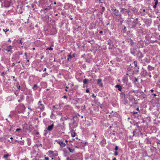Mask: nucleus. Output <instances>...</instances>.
<instances>
[{
    "mask_svg": "<svg viewBox=\"0 0 160 160\" xmlns=\"http://www.w3.org/2000/svg\"><path fill=\"white\" fill-rule=\"evenodd\" d=\"M38 107L37 109L38 108L40 109L41 111H42L44 108V105L42 103L41 101H39L38 103Z\"/></svg>",
    "mask_w": 160,
    "mask_h": 160,
    "instance_id": "1",
    "label": "nucleus"
},
{
    "mask_svg": "<svg viewBox=\"0 0 160 160\" xmlns=\"http://www.w3.org/2000/svg\"><path fill=\"white\" fill-rule=\"evenodd\" d=\"M48 153L51 155V157L57 156L58 155V153L56 151H49Z\"/></svg>",
    "mask_w": 160,
    "mask_h": 160,
    "instance_id": "2",
    "label": "nucleus"
},
{
    "mask_svg": "<svg viewBox=\"0 0 160 160\" xmlns=\"http://www.w3.org/2000/svg\"><path fill=\"white\" fill-rule=\"evenodd\" d=\"M97 84L101 87L103 86V84L102 82V80L101 79H99L97 80Z\"/></svg>",
    "mask_w": 160,
    "mask_h": 160,
    "instance_id": "3",
    "label": "nucleus"
},
{
    "mask_svg": "<svg viewBox=\"0 0 160 160\" xmlns=\"http://www.w3.org/2000/svg\"><path fill=\"white\" fill-rule=\"evenodd\" d=\"M58 143L60 145L62 148H63L66 146V144L62 141H59L58 142Z\"/></svg>",
    "mask_w": 160,
    "mask_h": 160,
    "instance_id": "4",
    "label": "nucleus"
},
{
    "mask_svg": "<svg viewBox=\"0 0 160 160\" xmlns=\"http://www.w3.org/2000/svg\"><path fill=\"white\" fill-rule=\"evenodd\" d=\"M54 127L53 124H52L51 125H50L47 128V130L49 131H51L52 129Z\"/></svg>",
    "mask_w": 160,
    "mask_h": 160,
    "instance_id": "5",
    "label": "nucleus"
},
{
    "mask_svg": "<svg viewBox=\"0 0 160 160\" xmlns=\"http://www.w3.org/2000/svg\"><path fill=\"white\" fill-rule=\"evenodd\" d=\"M123 81L124 83H126L128 82V79L126 77H124L123 78Z\"/></svg>",
    "mask_w": 160,
    "mask_h": 160,
    "instance_id": "6",
    "label": "nucleus"
},
{
    "mask_svg": "<svg viewBox=\"0 0 160 160\" xmlns=\"http://www.w3.org/2000/svg\"><path fill=\"white\" fill-rule=\"evenodd\" d=\"M25 109V107L23 105H22L21 106L20 109L21 111H22L24 110Z\"/></svg>",
    "mask_w": 160,
    "mask_h": 160,
    "instance_id": "7",
    "label": "nucleus"
},
{
    "mask_svg": "<svg viewBox=\"0 0 160 160\" xmlns=\"http://www.w3.org/2000/svg\"><path fill=\"white\" fill-rule=\"evenodd\" d=\"M67 148L69 150V152L71 153H73L74 152V149L71 148L69 147H67Z\"/></svg>",
    "mask_w": 160,
    "mask_h": 160,
    "instance_id": "8",
    "label": "nucleus"
},
{
    "mask_svg": "<svg viewBox=\"0 0 160 160\" xmlns=\"http://www.w3.org/2000/svg\"><path fill=\"white\" fill-rule=\"evenodd\" d=\"M115 87L118 88V90L119 91H121L122 89V87L119 85H117L115 86Z\"/></svg>",
    "mask_w": 160,
    "mask_h": 160,
    "instance_id": "9",
    "label": "nucleus"
},
{
    "mask_svg": "<svg viewBox=\"0 0 160 160\" xmlns=\"http://www.w3.org/2000/svg\"><path fill=\"white\" fill-rule=\"evenodd\" d=\"M72 137H74L75 136L76 133L74 132H72L70 133Z\"/></svg>",
    "mask_w": 160,
    "mask_h": 160,
    "instance_id": "10",
    "label": "nucleus"
},
{
    "mask_svg": "<svg viewBox=\"0 0 160 160\" xmlns=\"http://www.w3.org/2000/svg\"><path fill=\"white\" fill-rule=\"evenodd\" d=\"M148 68L150 71H151L153 69V68L150 65L148 66Z\"/></svg>",
    "mask_w": 160,
    "mask_h": 160,
    "instance_id": "11",
    "label": "nucleus"
},
{
    "mask_svg": "<svg viewBox=\"0 0 160 160\" xmlns=\"http://www.w3.org/2000/svg\"><path fill=\"white\" fill-rule=\"evenodd\" d=\"M88 81V79H85L83 80V82L84 84H87Z\"/></svg>",
    "mask_w": 160,
    "mask_h": 160,
    "instance_id": "12",
    "label": "nucleus"
},
{
    "mask_svg": "<svg viewBox=\"0 0 160 160\" xmlns=\"http://www.w3.org/2000/svg\"><path fill=\"white\" fill-rule=\"evenodd\" d=\"M48 73L47 72H45V73H43L42 76V77H46V76H48Z\"/></svg>",
    "mask_w": 160,
    "mask_h": 160,
    "instance_id": "13",
    "label": "nucleus"
},
{
    "mask_svg": "<svg viewBox=\"0 0 160 160\" xmlns=\"http://www.w3.org/2000/svg\"><path fill=\"white\" fill-rule=\"evenodd\" d=\"M68 60L69 61V59L71 58H72V57L71 55H68Z\"/></svg>",
    "mask_w": 160,
    "mask_h": 160,
    "instance_id": "14",
    "label": "nucleus"
},
{
    "mask_svg": "<svg viewBox=\"0 0 160 160\" xmlns=\"http://www.w3.org/2000/svg\"><path fill=\"white\" fill-rule=\"evenodd\" d=\"M48 130H44V135L46 136L47 135V134L48 133Z\"/></svg>",
    "mask_w": 160,
    "mask_h": 160,
    "instance_id": "15",
    "label": "nucleus"
},
{
    "mask_svg": "<svg viewBox=\"0 0 160 160\" xmlns=\"http://www.w3.org/2000/svg\"><path fill=\"white\" fill-rule=\"evenodd\" d=\"M38 86L36 85H34L33 86V88L34 90H36Z\"/></svg>",
    "mask_w": 160,
    "mask_h": 160,
    "instance_id": "16",
    "label": "nucleus"
},
{
    "mask_svg": "<svg viewBox=\"0 0 160 160\" xmlns=\"http://www.w3.org/2000/svg\"><path fill=\"white\" fill-rule=\"evenodd\" d=\"M9 156V155L8 154H5L3 158L6 159Z\"/></svg>",
    "mask_w": 160,
    "mask_h": 160,
    "instance_id": "17",
    "label": "nucleus"
},
{
    "mask_svg": "<svg viewBox=\"0 0 160 160\" xmlns=\"http://www.w3.org/2000/svg\"><path fill=\"white\" fill-rule=\"evenodd\" d=\"M3 30L4 32H5L6 33V32H7L9 31V29L6 28L5 29H3Z\"/></svg>",
    "mask_w": 160,
    "mask_h": 160,
    "instance_id": "18",
    "label": "nucleus"
},
{
    "mask_svg": "<svg viewBox=\"0 0 160 160\" xmlns=\"http://www.w3.org/2000/svg\"><path fill=\"white\" fill-rule=\"evenodd\" d=\"M133 63H134L135 67H137V62L136 61H134L133 62Z\"/></svg>",
    "mask_w": 160,
    "mask_h": 160,
    "instance_id": "19",
    "label": "nucleus"
},
{
    "mask_svg": "<svg viewBox=\"0 0 160 160\" xmlns=\"http://www.w3.org/2000/svg\"><path fill=\"white\" fill-rule=\"evenodd\" d=\"M118 152L117 151H115V152H114V155H115V156H117L118 155Z\"/></svg>",
    "mask_w": 160,
    "mask_h": 160,
    "instance_id": "20",
    "label": "nucleus"
},
{
    "mask_svg": "<svg viewBox=\"0 0 160 160\" xmlns=\"http://www.w3.org/2000/svg\"><path fill=\"white\" fill-rule=\"evenodd\" d=\"M47 50H53V48H51V47H49V48H48L47 49Z\"/></svg>",
    "mask_w": 160,
    "mask_h": 160,
    "instance_id": "21",
    "label": "nucleus"
},
{
    "mask_svg": "<svg viewBox=\"0 0 160 160\" xmlns=\"http://www.w3.org/2000/svg\"><path fill=\"white\" fill-rule=\"evenodd\" d=\"M155 5H157V4L158 3V0H155Z\"/></svg>",
    "mask_w": 160,
    "mask_h": 160,
    "instance_id": "22",
    "label": "nucleus"
},
{
    "mask_svg": "<svg viewBox=\"0 0 160 160\" xmlns=\"http://www.w3.org/2000/svg\"><path fill=\"white\" fill-rule=\"evenodd\" d=\"M112 10V11L115 12L116 13H117V11L115 9L113 8Z\"/></svg>",
    "mask_w": 160,
    "mask_h": 160,
    "instance_id": "23",
    "label": "nucleus"
},
{
    "mask_svg": "<svg viewBox=\"0 0 160 160\" xmlns=\"http://www.w3.org/2000/svg\"><path fill=\"white\" fill-rule=\"evenodd\" d=\"M118 147L116 146L115 147V150L116 151H117L118 149Z\"/></svg>",
    "mask_w": 160,
    "mask_h": 160,
    "instance_id": "24",
    "label": "nucleus"
},
{
    "mask_svg": "<svg viewBox=\"0 0 160 160\" xmlns=\"http://www.w3.org/2000/svg\"><path fill=\"white\" fill-rule=\"evenodd\" d=\"M5 74V73L4 72H3L1 74V75L2 76H3Z\"/></svg>",
    "mask_w": 160,
    "mask_h": 160,
    "instance_id": "25",
    "label": "nucleus"
},
{
    "mask_svg": "<svg viewBox=\"0 0 160 160\" xmlns=\"http://www.w3.org/2000/svg\"><path fill=\"white\" fill-rule=\"evenodd\" d=\"M45 160H48L49 159V158L48 157H45Z\"/></svg>",
    "mask_w": 160,
    "mask_h": 160,
    "instance_id": "26",
    "label": "nucleus"
},
{
    "mask_svg": "<svg viewBox=\"0 0 160 160\" xmlns=\"http://www.w3.org/2000/svg\"><path fill=\"white\" fill-rule=\"evenodd\" d=\"M86 92L87 93H88L89 92V91L88 89H87L86 90Z\"/></svg>",
    "mask_w": 160,
    "mask_h": 160,
    "instance_id": "27",
    "label": "nucleus"
},
{
    "mask_svg": "<svg viewBox=\"0 0 160 160\" xmlns=\"http://www.w3.org/2000/svg\"><path fill=\"white\" fill-rule=\"evenodd\" d=\"M20 144L22 145H23V142L22 141H21L20 142Z\"/></svg>",
    "mask_w": 160,
    "mask_h": 160,
    "instance_id": "28",
    "label": "nucleus"
},
{
    "mask_svg": "<svg viewBox=\"0 0 160 160\" xmlns=\"http://www.w3.org/2000/svg\"><path fill=\"white\" fill-rule=\"evenodd\" d=\"M20 130H21V129H20V128H18V129H16V131H20Z\"/></svg>",
    "mask_w": 160,
    "mask_h": 160,
    "instance_id": "29",
    "label": "nucleus"
},
{
    "mask_svg": "<svg viewBox=\"0 0 160 160\" xmlns=\"http://www.w3.org/2000/svg\"><path fill=\"white\" fill-rule=\"evenodd\" d=\"M26 59L27 60V62H29V59L27 58H26Z\"/></svg>",
    "mask_w": 160,
    "mask_h": 160,
    "instance_id": "30",
    "label": "nucleus"
},
{
    "mask_svg": "<svg viewBox=\"0 0 160 160\" xmlns=\"http://www.w3.org/2000/svg\"><path fill=\"white\" fill-rule=\"evenodd\" d=\"M67 160H71V159L69 158H68V157L67 158Z\"/></svg>",
    "mask_w": 160,
    "mask_h": 160,
    "instance_id": "31",
    "label": "nucleus"
},
{
    "mask_svg": "<svg viewBox=\"0 0 160 160\" xmlns=\"http://www.w3.org/2000/svg\"><path fill=\"white\" fill-rule=\"evenodd\" d=\"M156 6L157 5H154L153 6V8H156Z\"/></svg>",
    "mask_w": 160,
    "mask_h": 160,
    "instance_id": "32",
    "label": "nucleus"
},
{
    "mask_svg": "<svg viewBox=\"0 0 160 160\" xmlns=\"http://www.w3.org/2000/svg\"><path fill=\"white\" fill-rule=\"evenodd\" d=\"M25 56L26 58H27V53L26 52L25 53Z\"/></svg>",
    "mask_w": 160,
    "mask_h": 160,
    "instance_id": "33",
    "label": "nucleus"
},
{
    "mask_svg": "<svg viewBox=\"0 0 160 160\" xmlns=\"http://www.w3.org/2000/svg\"><path fill=\"white\" fill-rule=\"evenodd\" d=\"M19 42L21 43V44H22V42L21 41V40H20L19 41Z\"/></svg>",
    "mask_w": 160,
    "mask_h": 160,
    "instance_id": "34",
    "label": "nucleus"
},
{
    "mask_svg": "<svg viewBox=\"0 0 160 160\" xmlns=\"http://www.w3.org/2000/svg\"><path fill=\"white\" fill-rule=\"evenodd\" d=\"M20 86H18V88L19 90H20Z\"/></svg>",
    "mask_w": 160,
    "mask_h": 160,
    "instance_id": "35",
    "label": "nucleus"
},
{
    "mask_svg": "<svg viewBox=\"0 0 160 160\" xmlns=\"http://www.w3.org/2000/svg\"><path fill=\"white\" fill-rule=\"evenodd\" d=\"M103 32L102 31H101L99 32L100 33H102Z\"/></svg>",
    "mask_w": 160,
    "mask_h": 160,
    "instance_id": "36",
    "label": "nucleus"
},
{
    "mask_svg": "<svg viewBox=\"0 0 160 160\" xmlns=\"http://www.w3.org/2000/svg\"><path fill=\"white\" fill-rule=\"evenodd\" d=\"M46 70V68H45L43 70V71L44 72H45Z\"/></svg>",
    "mask_w": 160,
    "mask_h": 160,
    "instance_id": "37",
    "label": "nucleus"
},
{
    "mask_svg": "<svg viewBox=\"0 0 160 160\" xmlns=\"http://www.w3.org/2000/svg\"><path fill=\"white\" fill-rule=\"evenodd\" d=\"M143 57V56L142 55V54H141V56H140V57L141 58H142V57Z\"/></svg>",
    "mask_w": 160,
    "mask_h": 160,
    "instance_id": "38",
    "label": "nucleus"
},
{
    "mask_svg": "<svg viewBox=\"0 0 160 160\" xmlns=\"http://www.w3.org/2000/svg\"><path fill=\"white\" fill-rule=\"evenodd\" d=\"M14 65H15L14 63H12V66H14Z\"/></svg>",
    "mask_w": 160,
    "mask_h": 160,
    "instance_id": "39",
    "label": "nucleus"
},
{
    "mask_svg": "<svg viewBox=\"0 0 160 160\" xmlns=\"http://www.w3.org/2000/svg\"><path fill=\"white\" fill-rule=\"evenodd\" d=\"M65 142H66L67 143V142H68V140H65ZM67 144H68V143H67Z\"/></svg>",
    "mask_w": 160,
    "mask_h": 160,
    "instance_id": "40",
    "label": "nucleus"
},
{
    "mask_svg": "<svg viewBox=\"0 0 160 160\" xmlns=\"http://www.w3.org/2000/svg\"><path fill=\"white\" fill-rule=\"evenodd\" d=\"M151 92H153V91H154V90H153V89H151Z\"/></svg>",
    "mask_w": 160,
    "mask_h": 160,
    "instance_id": "41",
    "label": "nucleus"
},
{
    "mask_svg": "<svg viewBox=\"0 0 160 160\" xmlns=\"http://www.w3.org/2000/svg\"><path fill=\"white\" fill-rule=\"evenodd\" d=\"M12 77L13 78H15V77L14 76H12Z\"/></svg>",
    "mask_w": 160,
    "mask_h": 160,
    "instance_id": "42",
    "label": "nucleus"
},
{
    "mask_svg": "<svg viewBox=\"0 0 160 160\" xmlns=\"http://www.w3.org/2000/svg\"><path fill=\"white\" fill-rule=\"evenodd\" d=\"M112 160H116V158H114Z\"/></svg>",
    "mask_w": 160,
    "mask_h": 160,
    "instance_id": "43",
    "label": "nucleus"
},
{
    "mask_svg": "<svg viewBox=\"0 0 160 160\" xmlns=\"http://www.w3.org/2000/svg\"><path fill=\"white\" fill-rule=\"evenodd\" d=\"M149 77L151 78V77H152V76H151V75H149Z\"/></svg>",
    "mask_w": 160,
    "mask_h": 160,
    "instance_id": "44",
    "label": "nucleus"
},
{
    "mask_svg": "<svg viewBox=\"0 0 160 160\" xmlns=\"http://www.w3.org/2000/svg\"><path fill=\"white\" fill-rule=\"evenodd\" d=\"M54 4H56V2H54Z\"/></svg>",
    "mask_w": 160,
    "mask_h": 160,
    "instance_id": "45",
    "label": "nucleus"
},
{
    "mask_svg": "<svg viewBox=\"0 0 160 160\" xmlns=\"http://www.w3.org/2000/svg\"><path fill=\"white\" fill-rule=\"evenodd\" d=\"M10 139H13L12 137H11V138H10Z\"/></svg>",
    "mask_w": 160,
    "mask_h": 160,
    "instance_id": "46",
    "label": "nucleus"
},
{
    "mask_svg": "<svg viewBox=\"0 0 160 160\" xmlns=\"http://www.w3.org/2000/svg\"><path fill=\"white\" fill-rule=\"evenodd\" d=\"M63 97H64V98H66V96H63Z\"/></svg>",
    "mask_w": 160,
    "mask_h": 160,
    "instance_id": "47",
    "label": "nucleus"
},
{
    "mask_svg": "<svg viewBox=\"0 0 160 160\" xmlns=\"http://www.w3.org/2000/svg\"><path fill=\"white\" fill-rule=\"evenodd\" d=\"M33 50H35V48H33Z\"/></svg>",
    "mask_w": 160,
    "mask_h": 160,
    "instance_id": "48",
    "label": "nucleus"
},
{
    "mask_svg": "<svg viewBox=\"0 0 160 160\" xmlns=\"http://www.w3.org/2000/svg\"><path fill=\"white\" fill-rule=\"evenodd\" d=\"M138 109H139L138 108H137V110H138Z\"/></svg>",
    "mask_w": 160,
    "mask_h": 160,
    "instance_id": "49",
    "label": "nucleus"
},
{
    "mask_svg": "<svg viewBox=\"0 0 160 160\" xmlns=\"http://www.w3.org/2000/svg\"><path fill=\"white\" fill-rule=\"evenodd\" d=\"M100 108H102V106H100Z\"/></svg>",
    "mask_w": 160,
    "mask_h": 160,
    "instance_id": "50",
    "label": "nucleus"
},
{
    "mask_svg": "<svg viewBox=\"0 0 160 160\" xmlns=\"http://www.w3.org/2000/svg\"><path fill=\"white\" fill-rule=\"evenodd\" d=\"M143 11H144V12H145V9H143Z\"/></svg>",
    "mask_w": 160,
    "mask_h": 160,
    "instance_id": "51",
    "label": "nucleus"
},
{
    "mask_svg": "<svg viewBox=\"0 0 160 160\" xmlns=\"http://www.w3.org/2000/svg\"><path fill=\"white\" fill-rule=\"evenodd\" d=\"M20 100H18V102H20Z\"/></svg>",
    "mask_w": 160,
    "mask_h": 160,
    "instance_id": "52",
    "label": "nucleus"
},
{
    "mask_svg": "<svg viewBox=\"0 0 160 160\" xmlns=\"http://www.w3.org/2000/svg\"><path fill=\"white\" fill-rule=\"evenodd\" d=\"M65 91H68V90H67V89H65Z\"/></svg>",
    "mask_w": 160,
    "mask_h": 160,
    "instance_id": "53",
    "label": "nucleus"
},
{
    "mask_svg": "<svg viewBox=\"0 0 160 160\" xmlns=\"http://www.w3.org/2000/svg\"><path fill=\"white\" fill-rule=\"evenodd\" d=\"M66 88H68V87H66Z\"/></svg>",
    "mask_w": 160,
    "mask_h": 160,
    "instance_id": "54",
    "label": "nucleus"
},
{
    "mask_svg": "<svg viewBox=\"0 0 160 160\" xmlns=\"http://www.w3.org/2000/svg\"><path fill=\"white\" fill-rule=\"evenodd\" d=\"M76 139H78V137H76Z\"/></svg>",
    "mask_w": 160,
    "mask_h": 160,
    "instance_id": "55",
    "label": "nucleus"
},
{
    "mask_svg": "<svg viewBox=\"0 0 160 160\" xmlns=\"http://www.w3.org/2000/svg\"><path fill=\"white\" fill-rule=\"evenodd\" d=\"M8 41H9L10 42H11V40H9Z\"/></svg>",
    "mask_w": 160,
    "mask_h": 160,
    "instance_id": "56",
    "label": "nucleus"
},
{
    "mask_svg": "<svg viewBox=\"0 0 160 160\" xmlns=\"http://www.w3.org/2000/svg\"><path fill=\"white\" fill-rule=\"evenodd\" d=\"M53 108H55V106H53Z\"/></svg>",
    "mask_w": 160,
    "mask_h": 160,
    "instance_id": "57",
    "label": "nucleus"
},
{
    "mask_svg": "<svg viewBox=\"0 0 160 160\" xmlns=\"http://www.w3.org/2000/svg\"><path fill=\"white\" fill-rule=\"evenodd\" d=\"M154 95L155 96H156V95L155 94H154Z\"/></svg>",
    "mask_w": 160,
    "mask_h": 160,
    "instance_id": "58",
    "label": "nucleus"
},
{
    "mask_svg": "<svg viewBox=\"0 0 160 160\" xmlns=\"http://www.w3.org/2000/svg\"><path fill=\"white\" fill-rule=\"evenodd\" d=\"M95 137H96V135H95Z\"/></svg>",
    "mask_w": 160,
    "mask_h": 160,
    "instance_id": "59",
    "label": "nucleus"
},
{
    "mask_svg": "<svg viewBox=\"0 0 160 160\" xmlns=\"http://www.w3.org/2000/svg\"><path fill=\"white\" fill-rule=\"evenodd\" d=\"M57 14H56V16H57Z\"/></svg>",
    "mask_w": 160,
    "mask_h": 160,
    "instance_id": "60",
    "label": "nucleus"
},
{
    "mask_svg": "<svg viewBox=\"0 0 160 160\" xmlns=\"http://www.w3.org/2000/svg\"><path fill=\"white\" fill-rule=\"evenodd\" d=\"M82 118H83V116H82Z\"/></svg>",
    "mask_w": 160,
    "mask_h": 160,
    "instance_id": "61",
    "label": "nucleus"
},
{
    "mask_svg": "<svg viewBox=\"0 0 160 160\" xmlns=\"http://www.w3.org/2000/svg\"><path fill=\"white\" fill-rule=\"evenodd\" d=\"M104 8H103V9H104Z\"/></svg>",
    "mask_w": 160,
    "mask_h": 160,
    "instance_id": "62",
    "label": "nucleus"
},
{
    "mask_svg": "<svg viewBox=\"0 0 160 160\" xmlns=\"http://www.w3.org/2000/svg\"><path fill=\"white\" fill-rule=\"evenodd\" d=\"M104 8H103V9H104Z\"/></svg>",
    "mask_w": 160,
    "mask_h": 160,
    "instance_id": "63",
    "label": "nucleus"
},
{
    "mask_svg": "<svg viewBox=\"0 0 160 160\" xmlns=\"http://www.w3.org/2000/svg\"><path fill=\"white\" fill-rule=\"evenodd\" d=\"M20 62L19 61V62H18V63H19Z\"/></svg>",
    "mask_w": 160,
    "mask_h": 160,
    "instance_id": "64",
    "label": "nucleus"
}]
</instances>
